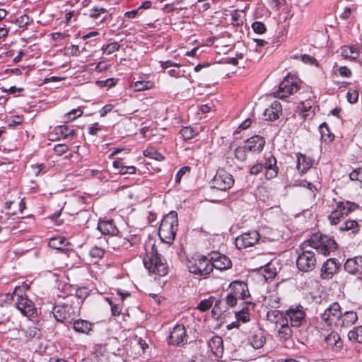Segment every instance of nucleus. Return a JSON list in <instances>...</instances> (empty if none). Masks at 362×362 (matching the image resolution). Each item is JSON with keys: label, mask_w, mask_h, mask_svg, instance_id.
Instances as JSON below:
<instances>
[{"label": "nucleus", "mask_w": 362, "mask_h": 362, "mask_svg": "<svg viewBox=\"0 0 362 362\" xmlns=\"http://www.w3.org/2000/svg\"><path fill=\"white\" fill-rule=\"evenodd\" d=\"M349 340L362 343V326H358L350 330L348 333Z\"/></svg>", "instance_id": "obj_39"}, {"label": "nucleus", "mask_w": 362, "mask_h": 362, "mask_svg": "<svg viewBox=\"0 0 362 362\" xmlns=\"http://www.w3.org/2000/svg\"><path fill=\"white\" fill-rule=\"evenodd\" d=\"M339 267V263L336 259H328L321 269V276L323 279H329L337 273Z\"/></svg>", "instance_id": "obj_18"}, {"label": "nucleus", "mask_w": 362, "mask_h": 362, "mask_svg": "<svg viewBox=\"0 0 362 362\" xmlns=\"http://www.w3.org/2000/svg\"><path fill=\"white\" fill-rule=\"evenodd\" d=\"M344 267L345 271L351 274H362V255L347 259Z\"/></svg>", "instance_id": "obj_17"}, {"label": "nucleus", "mask_w": 362, "mask_h": 362, "mask_svg": "<svg viewBox=\"0 0 362 362\" xmlns=\"http://www.w3.org/2000/svg\"><path fill=\"white\" fill-rule=\"evenodd\" d=\"M299 185L309 189L310 190V192L313 193V197H315V193L317 192V188L311 182H308L307 180H302V181H300Z\"/></svg>", "instance_id": "obj_55"}, {"label": "nucleus", "mask_w": 362, "mask_h": 362, "mask_svg": "<svg viewBox=\"0 0 362 362\" xmlns=\"http://www.w3.org/2000/svg\"><path fill=\"white\" fill-rule=\"evenodd\" d=\"M265 168V177L267 180H271L277 176L279 168L276 165V158L271 155L266 158V161L264 165Z\"/></svg>", "instance_id": "obj_21"}, {"label": "nucleus", "mask_w": 362, "mask_h": 362, "mask_svg": "<svg viewBox=\"0 0 362 362\" xmlns=\"http://www.w3.org/2000/svg\"><path fill=\"white\" fill-rule=\"evenodd\" d=\"M209 258L212 269L215 268L218 270H225L229 269L232 265L230 259L219 252H212Z\"/></svg>", "instance_id": "obj_16"}, {"label": "nucleus", "mask_w": 362, "mask_h": 362, "mask_svg": "<svg viewBox=\"0 0 362 362\" xmlns=\"http://www.w3.org/2000/svg\"><path fill=\"white\" fill-rule=\"evenodd\" d=\"M213 187L226 191L234 185V179L231 174L223 169H218L212 180Z\"/></svg>", "instance_id": "obj_11"}, {"label": "nucleus", "mask_w": 362, "mask_h": 362, "mask_svg": "<svg viewBox=\"0 0 362 362\" xmlns=\"http://www.w3.org/2000/svg\"><path fill=\"white\" fill-rule=\"evenodd\" d=\"M100 130L101 127H100L98 123H95L91 127H89L88 133L91 135H97Z\"/></svg>", "instance_id": "obj_64"}, {"label": "nucleus", "mask_w": 362, "mask_h": 362, "mask_svg": "<svg viewBox=\"0 0 362 362\" xmlns=\"http://www.w3.org/2000/svg\"><path fill=\"white\" fill-rule=\"evenodd\" d=\"M252 28L255 33L262 34L266 31L265 25L259 21H255L252 24Z\"/></svg>", "instance_id": "obj_50"}, {"label": "nucleus", "mask_w": 362, "mask_h": 362, "mask_svg": "<svg viewBox=\"0 0 362 362\" xmlns=\"http://www.w3.org/2000/svg\"><path fill=\"white\" fill-rule=\"evenodd\" d=\"M340 49L344 59H356L359 57V50L355 46H342Z\"/></svg>", "instance_id": "obj_30"}, {"label": "nucleus", "mask_w": 362, "mask_h": 362, "mask_svg": "<svg viewBox=\"0 0 362 362\" xmlns=\"http://www.w3.org/2000/svg\"><path fill=\"white\" fill-rule=\"evenodd\" d=\"M66 239L64 237L49 238L48 245L49 248L57 250H64L66 249Z\"/></svg>", "instance_id": "obj_33"}, {"label": "nucleus", "mask_w": 362, "mask_h": 362, "mask_svg": "<svg viewBox=\"0 0 362 362\" xmlns=\"http://www.w3.org/2000/svg\"><path fill=\"white\" fill-rule=\"evenodd\" d=\"M190 170L189 167L188 166H185V167H182L181 168L178 172L177 173L176 175H175V182L176 183H180V180H181V178L182 177V176L187 173V172H189Z\"/></svg>", "instance_id": "obj_59"}, {"label": "nucleus", "mask_w": 362, "mask_h": 362, "mask_svg": "<svg viewBox=\"0 0 362 362\" xmlns=\"http://www.w3.org/2000/svg\"><path fill=\"white\" fill-rule=\"evenodd\" d=\"M178 227L177 214L172 211L165 215L161 221L158 235L165 243L171 244L176 236Z\"/></svg>", "instance_id": "obj_2"}, {"label": "nucleus", "mask_w": 362, "mask_h": 362, "mask_svg": "<svg viewBox=\"0 0 362 362\" xmlns=\"http://www.w3.org/2000/svg\"><path fill=\"white\" fill-rule=\"evenodd\" d=\"M285 317L290 320L292 327H300L305 324V313L303 306H291L285 313Z\"/></svg>", "instance_id": "obj_12"}, {"label": "nucleus", "mask_w": 362, "mask_h": 362, "mask_svg": "<svg viewBox=\"0 0 362 362\" xmlns=\"http://www.w3.org/2000/svg\"><path fill=\"white\" fill-rule=\"evenodd\" d=\"M296 158L297 169L302 173H305L315 164V160L313 158L300 152L296 153Z\"/></svg>", "instance_id": "obj_24"}, {"label": "nucleus", "mask_w": 362, "mask_h": 362, "mask_svg": "<svg viewBox=\"0 0 362 362\" xmlns=\"http://www.w3.org/2000/svg\"><path fill=\"white\" fill-rule=\"evenodd\" d=\"M279 325L280 327L278 329V337L284 341L290 339L292 337L293 331L291 328V326L288 325V320L286 319Z\"/></svg>", "instance_id": "obj_31"}, {"label": "nucleus", "mask_w": 362, "mask_h": 362, "mask_svg": "<svg viewBox=\"0 0 362 362\" xmlns=\"http://www.w3.org/2000/svg\"><path fill=\"white\" fill-rule=\"evenodd\" d=\"M189 272L199 276H207L211 272L210 258L204 255H197L189 262Z\"/></svg>", "instance_id": "obj_8"}, {"label": "nucleus", "mask_w": 362, "mask_h": 362, "mask_svg": "<svg viewBox=\"0 0 362 362\" xmlns=\"http://www.w3.org/2000/svg\"><path fill=\"white\" fill-rule=\"evenodd\" d=\"M71 300L69 298L62 305L53 306L52 315L57 321L63 322L66 320L72 319L80 313V301Z\"/></svg>", "instance_id": "obj_3"}, {"label": "nucleus", "mask_w": 362, "mask_h": 362, "mask_svg": "<svg viewBox=\"0 0 362 362\" xmlns=\"http://www.w3.org/2000/svg\"><path fill=\"white\" fill-rule=\"evenodd\" d=\"M264 343L265 339L262 332L255 333L251 337L250 344L256 349L262 347Z\"/></svg>", "instance_id": "obj_40"}, {"label": "nucleus", "mask_w": 362, "mask_h": 362, "mask_svg": "<svg viewBox=\"0 0 362 362\" xmlns=\"http://www.w3.org/2000/svg\"><path fill=\"white\" fill-rule=\"evenodd\" d=\"M88 296V291L86 287H82L76 289L75 296H71L68 297L71 300H75V299H77L76 300L80 301V308H81V305L83 304V300L86 299V297Z\"/></svg>", "instance_id": "obj_38"}, {"label": "nucleus", "mask_w": 362, "mask_h": 362, "mask_svg": "<svg viewBox=\"0 0 362 362\" xmlns=\"http://www.w3.org/2000/svg\"><path fill=\"white\" fill-rule=\"evenodd\" d=\"M54 132L57 135V139L59 137H62L64 139H73L76 134L75 130L67 125L57 126L54 128Z\"/></svg>", "instance_id": "obj_28"}, {"label": "nucleus", "mask_w": 362, "mask_h": 362, "mask_svg": "<svg viewBox=\"0 0 362 362\" xmlns=\"http://www.w3.org/2000/svg\"><path fill=\"white\" fill-rule=\"evenodd\" d=\"M136 173V168L133 165L126 166L123 165L122 168L119 171L120 175H126V174H134Z\"/></svg>", "instance_id": "obj_58"}, {"label": "nucleus", "mask_w": 362, "mask_h": 362, "mask_svg": "<svg viewBox=\"0 0 362 362\" xmlns=\"http://www.w3.org/2000/svg\"><path fill=\"white\" fill-rule=\"evenodd\" d=\"M264 303L269 307L278 308L280 307V298L276 293H271L264 298Z\"/></svg>", "instance_id": "obj_37"}, {"label": "nucleus", "mask_w": 362, "mask_h": 362, "mask_svg": "<svg viewBox=\"0 0 362 362\" xmlns=\"http://www.w3.org/2000/svg\"><path fill=\"white\" fill-rule=\"evenodd\" d=\"M107 12V9L105 8H93L90 13V17L92 18H98L99 16L102 13H105Z\"/></svg>", "instance_id": "obj_56"}, {"label": "nucleus", "mask_w": 362, "mask_h": 362, "mask_svg": "<svg viewBox=\"0 0 362 362\" xmlns=\"http://www.w3.org/2000/svg\"><path fill=\"white\" fill-rule=\"evenodd\" d=\"M65 50L67 54L74 57H78L82 53L79 47L74 45H71V46L66 47Z\"/></svg>", "instance_id": "obj_49"}, {"label": "nucleus", "mask_w": 362, "mask_h": 362, "mask_svg": "<svg viewBox=\"0 0 362 362\" xmlns=\"http://www.w3.org/2000/svg\"><path fill=\"white\" fill-rule=\"evenodd\" d=\"M339 75L342 77L349 78L351 76V71L347 66H340L339 68Z\"/></svg>", "instance_id": "obj_62"}, {"label": "nucleus", "mask_w": 362, "mask_h": 362, "mask_svg": "<svg viewBox=\"0 0 362 362\" xmlns=\"http://www.w3.org/2000/svg\"><path fill=\"white\" fill-rule=\"evenodd\" d=\"M238 297L234 294V291L230 288V291L226 296V303L229 307H234L237 304Z\"/></svg>", "instance_id": "obj_48"}, {"label": "nucleus", "mask_w": 362, "mask_h": 362, "mask_svg": "<svg viewBox=\"0 0 362 362\" xmlns=\"http://www.w3.org/2000/svg\"><path fill=\"white\" fill-rule=\"evenodd\" d=\"M358 320V315L354 311H346L342 313L338 321L337 328H347L354 325Z\"/></svg>", "instance_id": "obj_22"}, {"label": "nucleus", "mask_w": 362, "mask_h": 362, "mask_svg": "<svg viewBox=\"0 0 362 362\" xmlns=\"http://www.w3.org/2000/svg\"><path fill=\"white\" fill-rule=\"evenodd\" d=\"M187 341V335L184 325H177L170 332L168 343L175 346L183 345Z\"/></svg>", "instance_id": "obj_15"}, {"label": "nucleus", "mask_w": 362, "mask_h": 362, "mask_svg": "<svg viewBox=\"0 0 362 362\" xmlns=\"http://www.w3.org/2000/svg\"><path fill=\"white\" fill-rule=\"evenodd\" d=\"M264 165L262 163H256L250 168V173L251 175H257L262 171Z\"/></svg>", "instance_id": "obj_60"}, {"label": "nucleus", "mask_w": 362, "mask_h": 362, "mask_svg": "<svg viewBox=\"0 0 362 362\" xmlns=\"http://www.w3.org/2000/svg\"><path fill=\"white\" fill-rule=\"evenodd\" d=\"M349 177L351 180H357L362 183V168L354 170L349 174Z\"/></svg>", "instance_id": "obj_51"}, {"label": "nucleus", "mask_w": 362, "mask_h": 362, "mask_svg": "<svg viewBox=\"0 0 362 362\" xmlns=\"http://www.w3.org/2000/svg\"><path fill=\"white\" fill-rule=\"evenodd\" d=\"M90 256L93 258L100 259L105 254V250L100 247L95 246L89 252Z\"/></svg>", "instance_id": "obj_46"}, {"label": "nucleus", "mask_w": 362, "mask_h": 362, "mask_svg": "<svg viewBox=\"0 0 362 362\" xmlns=\"http://www.w3.org/2000/svg\"><path fill=\"white\" fill-rule=\"evenodd\" d=\"M265 144V140L264 137L255 135L249 139L245 141V148H247L248 151L252 152H259L261 151Z\"/></svg>", "instance_id": "obj_20"}, {"label": "nucleus", "mask_w": 362, "mask_h": 362, "mask_svg": "<svg viewBox=\"0 0 362 362\" xmlns=\"http://www.w3.org/2000/svg\"><path fill=\"white\" fill-rule=\"evenodd\" d=\"M326 341L327 344L330 346L335 347L336 349H339L341 348L342 341L340 339L339 336L336 332L330 333L326 337Z\"/></svg>", "instance_id": "obj_36"}, {"label": "nucleus", "mask_w": 362, "mask_h": 362, "mask_svg": "<svg viewBox=\"0 0 362 362\" xmlns=\"http://www.w3.org/2000/svg\"><path fill=\"white\" fill-rule=\"evenodd\" d=\"M319 131L321 139L325 142L329 143L334 139V135L330 132L327 123H322L319 127Z\"/></svg>", "instance_id": "obj_34"}, {"label": "nucleus", "mask_w": 362, "mask_h": 362, "mask_svg": "<svg viewBox=\"0 0 362 362\" xmlns=\"http://www.w3.org/2000/svg\"><path fill=\"white\" fill-rule=\"evenodd\" d=\"M132 87L135 91H142L150 89L151 86L149 81H138L133 84Z\"/></svg>", "instance_id": "obj_43"}, {"label": "nucleus", "mask_w": 362, "mask_h": 362, "mask_svg": "<svg viewBox=\"0 0 362 362\" xmlns=\"http://www.w3.org/2000/svg\"><path fill=\"white\" fill-rule=\"evenodd\" d=\"M232 291H234V294L240 299H245L250 296V293L247 288V285L241 281H233L230 284Z\"/></svg>", "instance_id": "obj_26"}, {"label": "nucleus", "mask_w": 362, "mask_h": 362, "mask_svg": "<svg viewBox=\"0 0 362 362\" xmlns=\"http://www.w3.org/2000/svg\"><path fill=\"white\" fill-rule=\"evenodd\" d=\"M281 111V103L278 101H274L264 110V117L266 120L274 121L279 117Z\"/></svg>", "instance_id": "obj_23"}, {"label": "nucleus", "mask_w": 362, "mask_h": 362, "mask_svg": "<svg viewBox=\"0 0 362 362\" xmlns=\"http://www.w3.org/2000/svg\"><path fill=\"white\" fill-rule=\"evenodd\" d=\"M144 264L149 272L157 274L160 276L166 275L168 272L166 262L158 253L154 245L151 247V252L144 258Z\"/></svg>", "instance_id": "obj_4"}, {"label": "nucleus", "mask_w": 362, "mask_h": 362, "mask_svg": "<svg viewBox=\"0 0 362 362\" xmlns=\"http://www.w3.org/2000/svg\"><path fill=\"white\" fill-rule=\"evenodd\" d=\"M260 240V235L257 230L245 233L235 239V245L238 249L246 248L255 245Z\"/></svg>", "instance_id": "obj_13"}, {"label": "nucleus", "mask_w": 362, "mask_h": 362, "mask_svg": "<svg viewBox=\"0 0 362 362\" xmlns=\"http://www.w3.org/2000/svg\"><path fill=\"white\" fill-rule=\"evenodd\" d=\"M83 114V110H81L79 107L78 108H76V109H74L72 110H71L70 112H67L65 116H64V118H65V120L66 122H71L74 119H76V118L81 117Z\"/></svg>", "instance_id": "obj_42"}, {"label": "nucleus", "mask_w": 362, "mask_h": 362, "mask_svg": "<svg viewBox=\"0 0 362 362\" xmlns=\"http://www.w3.org/2000/svg\"><path fill=\"white\" fill-rule=\"evenodd\" d=\"M359 207L358 204L347 200L339 201L336 203L335 208L331 211L328 219L332 225H337L351 212Z\"/></svg>", "instance_id": "obj_5"}, {"label": "nucleus", "mask_w": 362, "mask_h": 362, "mask_svg": "<svg viewBox=\"0 0 362 362\" xmlns=\"http://www.w3.org/2000/svg\"><path fill=\"white\" fill-rule=\"evenodd\" d=\"M313 105L314 100L312 99H308L299 103L298 106L299 115L303 120L312 118L314 116Z\"/></svg>", "instance_id": "obj_19"}, {"label": "nucleus", "mask_w": 362, "mask_h": 362, "mask_svg": "<svg viewBox=\"0 0 362 362\" xmlns=\"http://www.w3.org/2000/svg\"><path fill=\"white\" fill-rule=\"evenodd\" d=\"M243 21L240 18V14L238 13V11H234L232 13V18H231V23L233 25H240V24H243Z\"/></svg>", "instance_id": "obj_57"}, {"label": "nucleus", "mask_w": 362, "mask_h": 362, "mask_svg": "<svg viewBox=\"0 0 362 362\" xmlns=\"http://www.w3.org/2000/svg\"><path fill=\"white\" fill-rule=\"evenodd\" d=\"M347 100L350 103H355L357 102L358 100V91L355 90H353V89H350L349 90V91L347 92Z\"/></svg>", "instance_id": "obj_54"}, {"label": "nucleus", "mask_w": 362, "mask_h": 362, "mask_svg": "<svg viewBox=\"0 0 362 362\" xmlns=\"http://www.w3.org/2000/svg\"><path fill=\"white\" fill-rule=\"evenodd\" d=\"M53 150L57 155L61 156V155L66 153L69 151V147L66 144H61L55 145L53 147Z\"/></svg>", "instance_id": "obj_52"}, {"label": "nucleus", "mask_w": 362, "mask_h": 362, "mask_svg": "<svg viewBox=\"0 0 362 362\" xmlns=\"http://www.w3.org/2000/svg\"><path fill=\"white\" fill-rule=\"evenodd\" d=\"M301 60L303 62L307 64H316L317 65V60L315 57L310 56L308 54L301 55Z\"/></svg>", "instance_id": "obj_61"}, {"label": "nucleus", "mask_w": 362, "mask_h": 362, "mask_svg": "<svg viewBox=\"0 0 362 362\" xmlns=\"http://www.w3.org/2000/svg\"><path fill=\"white\" fill-rule=\"evenodd\" d=\"M212 306L211 299L202 300L197 305V308L201 311H206Z\"/></svg>", "instance_id": "obj_53"}, {"label": "nucleus", "mask_w": 362, "mask_h": 362, "mask_svg": "<svg viewBox=\"0 0 362 362\" xmlns=\"http://www.w3.org/2000/svg\"><path fill=\"white\" fill-rule=\"evenodd\" d=\"M245 306L243 308L235 313L236 320L240 322L246 323L250 320V315L249 311L250 310H254L255 307V303L252 302H245Z\"/></svg>", "instance_id": "obj_25"}, {"label": "nucleus", "mask_w": 362, "mask_h": 362, "mask_svg": "<svg viewBox=\"0 0 362 362\" xmlns=\"http://www.w3.org/2000/svg\"><path fill=\"white\" fill-rule=\"evenodd\" d=\"M248 151L247 148H245V145L243 146H239L235 150V158L241 161L245 160L247 158L246 152Z\"/></svg>", "instance_id": "obj_45"}, {"label": "nucleus", "mask_w": 362, "mask_h": 362, "mask_svg": "<svg viewBox=\"0 0 362 362\" xmlns=\"http://www.w3.org/2000/svg\"><path fill=\"white\" fill-rule=\"evenodd\" d=\"M315 249L317 252L326 256L337 248L334 240L322 234H315L309 240L304 241L300 246L296 265L300 271L308 272L315 268L317 259L315 253L310 250Z\"/></svg>", "instance_id": "obj_1"}, {"label": "nucleus", "mask_w": 362, "mask_h": 362, "mask_svg": "<svg viewBox=\"0 0 362 362\" xmlns=\"http://www.w3.org/2000/svg\"><path fill=\"white\" fill-rule=\"evenodd\" d=\"M340 316L341 306L338 303L334 302L330 304L321 314V320L327 326L337 329Z\"/></svg>", "instance_id": "obj_10"}, {"label": "nucleus", "mask_w": 362, "mask_h": 362, "mask_svg": "<svg viewBox=\"0 0 362 362\" xmlns=\"http://www.w3.org/2000/svg\"><path fill=\"white\" fill-rule=\"evenodd\" d=\"M301 82L293 76L287 75L279 83L278 90L274 92V95L283 99L297 93L300 90Z\"/></svg>", "instance_id": "obj_7"}, {"label": "nucleus", "mask_w": 362, "mask_h": 362, "mask_svg": "<svg viewBox=\"0 0 362 362\" xmlns=\"http://www.w3.org/2000/svg\"><path fill=\"white\" fill-rule=\"evenodd\" d=\"M339 230L341 231L352 230V233L356 234L359 230V226L355 220H347L345 221L340 226Z\"/></svg>", "instance_id": "obj_35"}, {"label": "nucleus", "mask_w": 362, "mask_h": 362, "mask_svg": "<svg viewBox=\"0 0 362 362\" xmlns=\"http://www.w3.org/2000/svg\"><path fill=\"white\" fill-rule=\"evenodd\" d=\"M113 107H114V106L112 104H107V105H105L100 110V117H105L108 112L112 111Z\"/></svg>", "instance_id": "obj_63"}, {"label": "nucleus", "mask_w": 362, "mask_h": 362, "mask_svg": "<svg viewBox=\"0 0 362 362\" xmlns=\"http://www.w3.org/2000/svg\"><path fill=\"white\" fill-rule=\"evenodd\" d=\"M287 318L285 317V313L278 310H271L267 312V320L271 323L275 325H280L284 322Z\"/></svg>", "instance_id": "obj_29"}, {"label": "nucleus", "mask_w": 362, "mask_h": 362, "mask_svg": "<svg viewBox=\"0 0 362 362\" xmlns=\"http://www.w3.org/2000/svg\"><path fill=\"white\" fill-rule=\"evenodd\" d=\"M74 329L77 332L88 334L92 329V324L87 320L78 319L74 322Z\"/></svg>", "instance_id": "obj_32"}, {"label": "nucleus", "mask_w": 362, "mask_h": 362, "mask_svg": "<svg viewBox=\"0 0 362 362\" xmlns=\"http://www.w3.org/2000/svg\"><path fill=\"white\" fill-rule=\"evenodd\" d=\"M180 134H181L182 137H183V139L185 140L191 139L195 135L194 130L191 127H183L180 130Z\"/></svg>", "instance_id": "obj_44"}, {"label": "nucleus", "mask_w": 362, "mask_h": 362, "mask_svg": "<svg viewBox=\"0 0 362 362\" xmlns=\"http://www.w3.org/2000/svg\"><path fill=\"white\" fill-rule=\"evenodd\" d=\"M119 44L117 42H114L104 46L103 47V53L110 54L119 49Z\"/></svg>", "instance_id": "obj_47"}, {"label": "nucleus", "mask_w": 362, "mask_h": 362, "mask_svg": "<svg viewBox=\"0 0 362 362\" xmlns=\"http://www.w3.org/2000/svg\"><path fill=\"white\" fill-rule=\"evenodd\" d=\"M208 346L215 356H220L223 354V339L221 337L214 336L211 337L208 342Z\"/></svg>", "instance_id": "obj_27"}, {"label": "nucleus", "mask_w": 362, "mask_h": 362, "mask_svg": "<svg viewBox=\"0 0 362 362\" xmlns=\"http://www.w3.org/2000/svg\"><path fill=\"white\" fill-rule=\"evenodd\" d=\"M144 155L146 157L154 159L156 160H164L163 156L158 152L155 148H148L145 151H144Z\"/></svg>", "instance_id": "obj_41"}, {"label": "nucleus", "mask_w": 362, "mask_h": 362, "mask_svg": "<svg viewBox=\"0 0 362 362\" xmlns=\"http://www.w3.org/2000/svg\"><path fill=\"white\" fill-rule=\"evenodd\" d=\"M98 229L104 235H110L107 242L108 245L114 250L119 248L122 244H125L124 238L116 237L119 230L112 220H100L98 223Z\"/></svg>", "instance_id": "obj_6"}, {"label": "nucleus", "mask_w": 362, "mask_h": 362, "mask_svg": "<svg viewBox=\"0 0 362 362\" xmlns=\"http://www.w3.org/2000/svg\"><path fill=\"white\" fill-rule=\"evenodd\" d=\"M65 202L61 196H56L49 201L48 209L50 214L47 217V219L54 226H61L63 223V219L60 218L62 211L64 209Z\"/></svg>", "instance_id": "obj_9"}, {"label": "nucleus", "mask_w": 362, "mask_h": 362, "mask_svg": "<svg viewBox=\"0 0 362 362\" xmlns=\"http://www.w3.org/2000/svg\"><path fill=\"white\" fill-rule=\"evenodd\" d=\"M16 288L13 293L12 295L8 294L7 295V299L13 300V298L15 296H17L16 305V308L21 311V313L24 315H31L33 313V306L32 304V302L28 299L26 297L16 294Z\"/></svg>", "instance_id": "obj_14"}]
</instances>
